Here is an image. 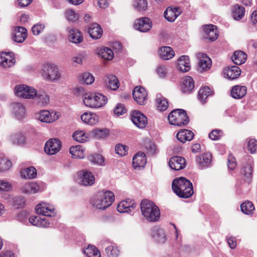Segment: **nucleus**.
Listing matches in <instances>:
<instances>
[{
	"mask_svg": "<svg viewBox=\"0 0 257 257\" xmlns=\"http://www.w3.org/2000/svg\"><path fill=\"white\" fill-rule=\"evenodd\" d=\"M115 150L116 154L123 156L127 154L128 147L125 145L118 144L116 146Z\"/></svg>",
	"mask_w": 257,
	"mask_h": 257,
	"instance_id": "58",
	"label": "nucleus"
},
{
	"mask_svg": "<svg viewBox=\"0 0 257 257\" xmlns=\"http://www.w3.org/2000/svg\"><path fill=\"white\" fill-rule=\"evenodd\" d=\"M34 97H36L37 102L41 105L46 106L49 103V98L44 92L37 93V95Z\"/></svg>",
	"mask_w": 257,
	"mask_h": 257,
	"instance_id": "48",
	"label": "nucleus"
},
{
	"mask_svg": "<svg viewBox=\"0 0 257 257\" xmlns=\"http://www.w3.org/2000/svg\"><path fill=\"white\" fill-rule=\"evenodd\" d=\"M172 188L174 192L181 198H189L194 193L192 183L184 177L175 179L172 183Z\"/></svg>",
	"mask_w": 257,
	"mask_h": 257,
	"instance_id": "1",
	"label": "nucleus"
},
{
	"mask_svg": "<svg viewBox=\"0 0 257 257\" xmlns=\"http://www.w3.org/2000/svg\"><path fill=\"white\" fill-rule=\"evenodd\" d=\"M37 174V171L34 167L26 168L21 172L22 177L28 179H33L36 177Z\"/></svg>",
	"mask_w": 257,
	"mask_h": 257,
	"instance_id": "44",
	"label": "nucleus"
},
{
	"mask_svg": "<svg viewBox=\"0 0 257 257\" xmlns=\"http://www.w3.org/2000/svg\"><path fill=\"white\" fill-rule=\"evenodd\" d=\"M131 119L133 123L140 128H144L148 123L147 117L139 111L135 110L132 112Z\"/></svg>",
	"mask_w": 257,
	"mask_h": 257,
	"instance_id": "10",
	"label": "nucleus"
},
{
	"mask_svg": "<svg viewBox=\"0 0 257 257\" xmlns=\"http://www.w3.org/2000/svg\"><path fill=\"white\" fill-rule=\"evenodd\" d=\"M151 235L155 240L160 243H164L166 240V235L163 229L155 227L152 231Z\"/></svg>",
	"mask_w": 257,
	"mask_h": 257,
	"instance_id": "31",
	"label": "nucleus"
},
{
	"mask_svg": "<svg viewBox=\"0 0 257 257\" xmlns=\"http://www.w3.org/2000/svg\"><path fill=\"white\" fill-rule=\"evenodd\" d=\"M44 28H45L44 25L41 24V23H38V24L35 25L32 27V31L34 35H38L42 32L43 31Z\"/></svg>",
	"mask_w": 257,
	"mask_h": 257,
	"instance_id": "62",
	"label": "nucleus"
},
{
	"mask_svg": "<svg viewBox=\"0 0 257 257\" xmlns=\"http://www.w3.org/2000/svg\"><path fill=\"white\" fill-rule=\"evenodd\" d=\"M246 90L247 88L244 86H235L231 90V95L235 99L241 98L245 95Z\"/></svg>",
	"mask_w": 257,
	"mask_h": 257,
	"instance_id": "35",
	"label": "nucleus"
},
{
	"mask_svg": "<svg viewBox=\"0 0 257 257\" xmlns=\"http://www.w3.org/2000/svg\"><path fill=\"white\" fill-rule=\"evenodd\" d=\"M21 189L23 193L29 195L38 193L43 190L41 184L36 182L26 183L22 186Z\"/></svg>",
	"mask_w": 257,
	"mask_h": 257,
	"instance_id": "12",
	"label": "nucleus"
},
{
	"mask_svg": "<svg viewBox=\"0 0 257 257\" xmlns=\"http://www.w3.org/2000/svg\"><path fill=\"white\" fill-rule=\"evenodd\" d=\"M35 209L37 214L48 217L54 216L56 213L54 206L45 202L37 204Z\"/></svg>",
	"mask_w": 257,
	"mask_h": 257,
	"instance_id": "8",
	"label": "nucleus"
},
{
	"mask_svg": "<svg viewBox=\"0 0 257 257\" xmlns=\"http://www.w3.org/2000/svg\"><path fill=\"white\" fill-rule=\"evenodd\" d=\"M199 59L198 64V70L200 72L209 70L212 65L211 59L205 54L199 53L198 55Z\"/></svg>",
	"mask_w": 257,
	"mask_h": 257,
	"instance_id": "16",
	"label": "nucleus"
},
{
	"mask_svg": "<svg viewBox=\"0 0 257 257\" xmlns=\"http://www.w3.org/2000/svg\"><path fill=\"white\" fill-rule=\"evenodd\" d=\"M11 140L13 144H22L25 141V137L21 133H17L11 137Z\"/></svg>",
	"mask_w": 257,
	"mask_h": 257,
	"instance_id": "55",
	"label": "nucleus"
},
{
	"mask_svg": "<svg viewBox=\"0 0 257 257\" xmlns=\"http://www.w3.org/2000/svg\"><path fill=\"white\" fill-rule=\"evenodd\" d=\"M248 150L250 153L253 154L257 151V141L254 139H250L247 141Z\"/></svg>",
	"mask_w": 257,
	"mask_h": 257,
	"instance_id": "56",
	"label": "nucleus"
},
{
	"mask_svg": "<svg viewBox=\"0 0 257 257\" xmlns=\"http://www.w3.org/2000/svg\"><path fill=\"white\" fill-rule=\"evenodd\" d=\"M108 133L109 131L106 128L102 130H96L94 132V135L96 138L103 139L108 136Z\"/></svg>",
	"mask_w": 257,
	"mask_h": 257,
	"instance_id": "60",
	"label": "nucleus"
},
{
	"mask_svg": "<svg viewBox=\"0 0 257 257\" xmlns=\"http://www.w3.org/2000/svg\"><path fill=\"white\" fill-rule=\"evenodd\" d=\"M178 67L179 70L182 72H188L190 69V63L189 57L183 55L178 60Z\"/></svg>",
	"mask_w": 257,
	"mask_h": 257,
	"instance_id": "30",
	"label": "nucleus"
},
{
	"mask_svg": "<svg viewBox=\"0 0 257 257\" xmlns=\"http://www.w3.org/2000/svg\"><path fill=\"white\" fill-rule=\"evenodd\" d=\"M37 119L43 122L51 123L58 119V115L56 113L43 110L38 114Z\"/></svg>",
	"mask_w": 257,
	"mask_h": 257,
	"instance_id": "19",
	"label": "nucleus"
},
{
	"mask_svg": "<svg viewBox=\"0 0 257 257\" xmlns=\"http://www.w3.org/2000/svg\"><path fill=\"white\" fill-rule=\"evenodd\" d=\"M41 74L44 79L51 82H56L61 77L58 67L52 63L44 64L41 70Z\"/></svg>",
	"mask_w": 257,
	"mask_h": 257,
	"instance_id": "6",
	"label": "nucleus"
},
{
	"mask_svg": "<svg viewBox=\"0 0 257 257\" xmlns=\"http://www.w3.org/2000/svg\"><path fill=\"white\" fill-rule=\"evenodd\" d=\"M136 207L137 204L134 200L127 199L118 203L117 210L120 213H128L134 211Z\"/></svg>",
	"mask_w": 257,
	"mask_h": 257,
	"instance_id": "14",
	"label": "nucleus"
},
{
	"mask_svg": "<svg viewBox=\"0 0 257 257\" xmlns=\"http://www.w3.org/2000/svg\"><path fill=\"white\" fill-rule=\"evenodd\" d=\"M241 211L247 215L253 214L254 210V207L252 202L250 201H245L240 205Z\"/></svg>",
	"mask_w": 257,
	"mask_h": 257,
	"instance_id": "46",
	"label": "nucleus"
},
{
	"mask_svg": "<svg viewBox=\"0 0 257 257\" xmlns=\"http://www.w3.org/2000/svg\"><path fill=\"white\" fill-rule=\"evenodd\" d=\"M61 145V143L58 139H51L45 143L44 151L49 155H55L60 151Z\"/></svg>",
	"mask_w": 257,
	"mask_h": 257,
	"instance_id": "9",
	"label": "nucleus"
},
{
	"mask_svg": "<svg viewBox=\"0 0 257 257\" xmlns=\"http://www.w3.org/2000/svg\"><path fill=\"white\" fill-rule=\"evenodd\" d=\"M12 167L11 161L7 159H3L0 161V171H6L9 170Z\"/></svg>",
	"mask_w": 257,
	"mask_h": 257,
	"instance_id": "57",
	"label": "nucleus"
},
{
	"mask_svg": "<svg viewBox=\"0 0 257 257\" xmlns=\"http://www.w3.org/2000/svg\"><path fill=\"white\" fill-rule=\"evenodd\" d=\"M157 107L160 111H164L168 107L167 99L163 97L161 94H158L156 98Z\"/></svg>",
	"mask_w": 257,
	"mask_h": 257,
	"instance_id": "42",
	"label": "nucleus"
},
{
	"mask_svg": "<svg viewBox=\"0 0 257 257\" xmlns=\"http://www.w3.org/2000/svg\"><path fill=\"white\" fill-rule=\"evenodd\" d=\"M27 37V30L24 27H17L15 28L13 40L18 43H22Z\"/></svg>",
	"mask_w": 257,
	"mask_h": 257,
	"instance_id": "23",
	"label": "nucleus"
},
{
	"mask_svg": "<svg viewBox=\"0 0 257 257\" xmlns=\"http://www.w3.org/2000/svg\"><path fill=\"white\" fill-rule=\"evenodd\" d=\"M203 30L205 33V38L211 41H214L218 37V34L215 26L213 25H205Z\"/></svg>",
	"mask_w": 257,
	"mask_h": 257,
	"instance_id": "21",
	"label": "nucleus"
},
{
	"mask_svg": "<svg viewBox=\"0 0 257 257\" xmlns=\"http://www.w3.org/2000/svg\"><path fill=\"white\" fill-rule=\"evenodd\" d=\"M156 72L160 78H165L167 75V67L165 65H160L158 67Z\"/></svg>",
	"mask_w": 257,
	"mask_h": 257,
	"instance_id": "63",
	"label": "nucleus"
},
{
	"mask_svg": "<svg viewBox=\"0 0 257 257\" xmlns=\"http://www.w3.org/2000/svg\"><path fill=\"white\" fill-rule=\"evenodd\" d=\"M105 252L109 257H117L119 254V250L115 244H111L105 248Z\"/></svg>",
	"mask_w": 257,
	"mask_h": 257,
	"instance_id": "50",
	"label": "nucleus"
},
{
	"mask_svg": "<svg viewBox=\"0 0 257 257\" xmlns=\"http://www.w3.org/2000/svg\"><path fill=\"white\" fill-rule=\"evenodd\" d=\"M147 162L146 155L143 152H139L133 158V166L134 168L144 167Z\"/></svg>",
	"mask_w": 257,
	"mask_h": 257,
	"instance_id": "26",
	"label": "nucleus"
},
{
	"mask_svg": "<svg viewBox=\"0 0 257 257\" xmlns=\"http://www.w3.org/2000/svg\"><path fill=\"white\" fill-rule=\"evenodd\" d=\"M14 109L16 117L19 119H22L25 114L23 105L21 103H16L14 105Z\"/></svg>",
	"mask_w": 257,
	"mask_h": 257,
	"instance_id": "49",
	"label": "nucleus"
},
{
	"mask_svg": "<svg viewBox=\"0 0 257 257\" xmlns=\"http://www.w3.org/2000/svg\"><path fill=\"white\" fill-rule=\"evenodd\" d=\"M88 32L92 39H97L101 37L102 30L98 24L94 23L89 26Z\"/></svg>",
	"mask_w": 257,
	"mask_h": 257,
	"instance_id": "29",
	"label": "nucleus"
},
{
	"mask_svg": "<svg viewBox=\"0 0 257 257\" xmlns=\"http://www.w3.org/2000/svg\"><path fill=\"white\" fill-rule=\"evenodd\" d=\"M169 165L173 170L176 171L182 170L186 166V161L182 157L174 156L170 158Z\"/></svg>",
	"mask_w": 257,
	"mask_h": 257,
	"instance_id": "20",
	"label": "nucleus"
},
{
	"mask_svg": "<svg viewBox=\"0 0 257 257\" xmlns=\"http://www.w3.org/2000/svg\"><path fill=\"white\" fill-rule=\"evenodd\" d=\"M232 17L236 20H240L243 18L245 13L243 7L238 5H235L232 8Z\"/></svg>",
	"mask_w": 257,
	"mask_h": 257,
	"instance_id": "43",
	"label": "nucleus"
},
{
	"mask_svg": "<svg viewBox=\"0 0 257 257\" xmlns=\"http://www.w3.org/2000/svg\"><path fill=\"white\" fill-rule=\"evenodd\" d=\"M253 167V162L251 158L249 159L248 161L243 166L241 170V174L243 175L245 179L250 181L252 177Z\"/></svg>",
	"mask_w": 257,
	"mask_h": 257,
	"instance_id": "22",
	"label": "nucleus"
},
{
	"mask_svg": "<svg viewBox=\"0 0 257 257\" xmlns=\"http://www.w3.org/2000/svg\"><path fill=\"white\" fill-rule=\"evenodd\" d=\"M89 160L92 163L99 165H103L104 158L99 154H93L89 156Z\"/></svg>",
	"mask_w": 257,
	"mask_h": 257,
	"instance_id": "54",
	"label": "nucleus"
},
{
	"mask_svg": "<svg viewBox=\"0 0 257 257\" xmlns=\"http://www.w3.org/2000/svg\"><path fill=\"white\" fill-rule=\"evenodd\" d=\"M159 54L160 58L165 60L172 58L175 55L173 50L168 46L161 47L159 50Z\"/></svg>",
	"mask_w": 257,
	"mask_h": 257,
	"instance_id": "36",
	"label": "nucleus"
},
{
	"mask_svg": "<svg viewBox=\"0 0 257 257\" xmlns=\"http://www.w3.org/2000/svg\"><path fill=\"white\" fill-rule=\"evenodd\" d=\"M15 91L17 96L26 99L33 98L37 95V91L34 88L26 85L16 86Z\"/></svg>",
	"mask_w": 257,
	"mask_h": 257,
	"instance_id": "7",
	"label": "nucleus"
},
{
	"mask_svg": "<svg viewBox=\"0 0 257 257\" xmlns=\"http://www.w3.org/2000/svg\"><path fill=\"white\" fill-rule=\"evenodd\" d=\"M84 253L87 257H100V251L94 245H89L84 250Z\"/></svg>",
	"mask_w": 257,
	"mask_h": 257,
	"instance_id": "45",
	"label": "nucleus"
},
{
	"mask_svg": "<svg viewBox=\"0 0 257 257\" xmlns=\"http://www.w3.org/2000/svg\"><path fill=\"white\" fill-rule=\"evenodd\" d=\"M140 208L142 215L149 222L157 221L160 217L159 207L152 201L145 199L141 201Z\"/></svg>",
	"mask_w": 257,
	"mask_h": 257,
	"instance_id": "3",
	"label": "nucleus"
},
{
	"mask_svg": "<svg viewBox=\"0 0 257 257\" xmlns=\"http://www.w3.org/2000/svg\"><path fill=\"white\" fill-rule=\"evenodd\" d=\"M223 133L221 130H213L209 135V138L213 141H217L220 139Z\"/></svg>",
	"mask_w": 257,
	"mask_h": 257,
	"instance_id": "59",
	"label": "nucleus"
},
{
	"mask_svg": "<svg viewBox=\"0 0 257 257\" xmlns=\"http://www.w3.org/2000/svg\"><path fill=\"white\" fill-rule=\"evenodd\" d=\"M69 152L73 158L82 159L84 157V150L82 146L77 145L71 147Z\"/></svg>",
	"mask_w": 257,
	"mask_h": 257,
	"instance_id": "40",
	"label": "nucleus"
},
{
	"mask_svg": "<svg viewBox=\"0 0 257 257\" xmlns=\"http://www.w3.org/2000/svg\"><path fill=\"white\" fill-rule=\"evenodd\" d=\"M97 54L101 58L107 60H111L114 56L112 51L107 47L97 48Z\"/></svg>",
	"mask_w": 257,
	"mask_h": 257,
	"instance_id": "38",
	"label": "nucleus"
},
{
	"mask_svg": "<svg viewBox=\"0 0 257 257\" xmlns=\"http://www.w3.org/2000/svg\"><path fill=\"white\" fill-rule=\"evenodd\" d=\"M196 162L198 167L200 169H205L212 166V155L210 153H207L201 156H197Z\"/></svg>",
	"mask_w": 257,
	"mask_h": 257,
	"instance_id": "13",
	"label": "nucleus"
},
{
	"mask_svg": "<svg viewBox=\"0 0 257 257\" xmlns=\"http://www.w3.org/2000/svg\"><path fill=\"white\" fill-rule=\"evenodd\" d=\"M246 59V54L243 51H237L234 52L232 60L236 65H241Z\"/></svg>",
	"mask_w": 257,
	"mask_h": 257,
	"instance_id": "41",
	"label": "nucleus"
},
{
	"mask_svg": "<svg viewBox=\"0 0 257 257\" xmlns=\"http://www.w3.org/2000/svg\"><path fill=\"white\" fill-rule=\"evenodd\" d=\"M213 93V91L209 87L204 86L200 89L198 93V97L201 102L205 103L207 98L212 95Z\"/></svg>",
	"mask_w": 257,
	"mask_h": 257,
	"instance_id": "37",
	"label": "nucleus"
},
{
	"mask_svg": "<svg viewBox=\"0 0 257 257\" xmlns=\"http://www.w3.org/2000/svg\"><path fill=\"white\" fill-rule=\"evenodd\" d=\"M78 182L81 185L91 186L95 182L94 176L90 172L82 170L78 172Z\"/></svg>",
	"mask_w": 257,
	"mask_h": 257,
	"instance_id": "11",
	"label": "nucleus"
},
{
	"mask_svg": "<svg viewBox=\"0 0 257 257\" xmlns=\"http://www.w3.org/2000/svg\"><path fill=\"white\" fill-rule=\"evenodd\" d=\"M114 200V195L110 191H101L97 192L92 198V205L100 210H104L110 206Z\"/></svg>",
	"mask_w": 257,
	"mask_h": 257,
	"instance_id": "2",
	"label": "nucleus"
},
{
	"mask_svg": "<svg viewBox=\"0 0 257 257\" xmlns=\"http://www.w3.org/2000/svg\"><path fill=\"white\" fill-rule=\"evenodd\" d=\"M81 118L83 122L91 125L96 124L99 121L98 115L91 112H84L81 115Z\"/></svg>",
	"mask_w": 257,
	"mask_h": 257,
	"instance_id": "25",
	"label": "nucleus"
},
{
	"mask_svg": "<svg viewBox=\"0 0 257 257\" xmlns=\"http://www.w3.org/2000/svg\"><path fill=\"white\" fill-rule=\"evenodd\" d=\"M65 17L70 22H76L79 19V15L72 9H68L65 11Z\"/></svg>",
	"mask_w": 257,
	"mask_h": 257,
	"instance_id": "53",
	"label": "nucleus"
},
{
	"mask_svg": "<svg viewBox=\"0 0 257 257\" xmlns=\"http://www.w3.org/2000/svg\"><path fill=\"white\" fill-rule=\"evenodd\" d=\"M168 119L171 124L180 126L187 124L189 121L186 111L181 109L172 110L169 113Z\"/></svg>",
	"mask_w": 257,
	"mask_h": 257,
	"instance_id": "5",
	"label": "nucleus"
},
{
	"mask_svg": "<svg viewBox=\"0 0 257 257\" xmlns=\"http://www.w3.org/2000/svg\"><path fill=\"white\" fill-rule=\"evenodd\" d=\"M15 63V60L12 53L3 52L0 53V65L5 68L12 67Z\"/></svg>",
	"mask_w": 257,
	"mask_h": 257,
	"instance_id": "18",
	"label": "nucleus"
},
{
	"mask_svg": "<svg viewBox=\"0 0 257 257\" xmlns=\"http://www.w3.org/2000/svg\"><path fill=\"white\" fill-rule=\"evenodd\" d=\"M106 96L100 93H86L83 97L85 105L90 108H99L104 105L107 102Z\"/></svg>",
	"mask_w": 257,
	"mask_h": 257,
	"instance_id": "4",
	"label": "nucleus"
},
{
	"mask_svg": "<svg viewBox=\"0 0 257 257\" xmlns=\"http://www.w3.org/2000/svg\"><path fill=\"white\" fill-rule=\"evenodd\" d=\"M148 7L147 0H134L133 3L134 8L138 12L145 11Z\"/></svg>",
	"mask_w": 257,
	"mask_h": 257,
	"instance_id": "47",
	"label": "nucleus"
},
{
	"mask_svg": "<svg viewBox=\"0 0 257 257\" xmlns=\"http://www.w3.org/2000/svg\"><path fill=\"white\" fill-rule=\"evenodd\" d=\"M194 88V83L193 79L190 76H186L184 78L182 90L184 93H190Z\"/></svg>",
	"mask_w": 257,
	"mask_h": 257,
	"instance_id": "39",
	"label": "nucleus"
},
{
	"mask_svg": "<svg viewBox=\"0 0 257 257\" xmlns=\"http://www.w3.org/2000/svg\"><path fill=\"white\" fill-rule=\"evenodd\" d=\"M240 68L236 66L226 68L223 71L224 76L230 80L236 79L240 75Z\"/></svg>",
	"mask_w": 257,
	"mask_h": 257,
	"instance_id": "24",
	"label": "nucleus"
},
{
	"mask_svg": "<svg viewBox=\"0 0 257 257\" xmlns=\"http://www.w3.org/2000/svg\"><path fill=\"white\" fill-rule=\"evenodd\" d=\"M72 137L75 141L79 143L85 142L87 140V136L83 131H75Z\"/></svg>",
	"mask_w": 257,
	"mask_h": 257,
	"instance_id": "51",
	"label": "nucleus"
},
{
	"mask_svg": "<svg viewBox=\"0 0 257 257\" xmlns=\"http://www.w3.org/2000/svg\"><path fill=\"white\" fill-rule=\"evenodd\" d=\"M193 137V133L188 130H181L177 134V139L182 143H185L186 141H191Z\"/></svg>",
	"mask_w": 257,
	"mask_h": 257,
	"instance_id": "34",
	"label": "nucleus"
},
{
	"mask_svg": "<svg viewBox=\"0 0 257 257\" xmlns=\"http://www.w3.org/2000/svg\"><path fill=\"white\" fill-rule=\"evenodd\" d=\"M105 85L108 88L116 90L119 87V81L114 75L107 76L104 80Z\"/></svg>",
	"mask_w": 257,
	"mask_h": 257,
	"instance_id": "33",
	"label": "nucleus"
},
{
	"mask_svg": "<svg viewBox=\"0 0 257 257\" xmlns=\"http://www.w3.org/2000/svg\"><path fill=\"white\" fill-rule=\"evenodd\" d=\"M69 36V40L75 44H78L82 42L83 38L81 33L76 29H68Z\"/></svg>",
	"mask_w": 257,
	"mask_h": 257,
	"instance_id": "32",
	"label": "nucleus"
},
{
	"mask_svg": "<svg viewBox=\"0 0 257 257\" xmlns=\"http://www.w3.org/2000/svg\"><path fill=\"white\" fill-rule=\"evenodd\" d=\"M12 188L11 183L5 180H0V191H8Z\"/></svg>",
	"mask_w": 257,
	"mask_h": 257,
	"instance_id": "61",
	"label": "nucleus"
},
{
	"mask_svg": "<svg viewBox=\"0 0 257 257\" xmlns=\"http://www.w3.org/2000/svg\"><path fill=\"white\" fill-rule=\"evenodd\" d=\"M179 8L168 7L164 12V17L168 21L173 22L180 15Z\"/></svg>",
	"mask_w": 257,
	"mask_h": 257,
	"instance_id": "28",
	"label": "nucleus"
},
{
	"mask_svg": "<svg viewBox=\"0 0 257 257\" xmlns=\"http://www.w3.org/2000/svg\"><path fill=\"white\" fill-rule=\"evenodd\" d=\"M133 95L135 100L138 104L142 105L146 102L148 94L144 87L142 86H137L135 88L133 93Z\"/></svg>",
	"mask_w": 257,
	"mask_h": 257,
	"instance_id": "17",
	"label": "nucleus"
},
{
	"mask_svg": "<svg viewBox=\"0 0 257 257\" xmlns=\"http://www.w3.org/2000/svg\"><path fill=\"white\" fill-rule=\"evenodd\" d=\"M80 80L87 85L92 84L94 81V77L90 73L84 72L80 76Z\"/></svg>",
	"mask_w": 257,
	"mask_h": 257,
	"instance_id": "52",
	"label": "nucleus"
},
{
	"mask_svg": "<svg viewBox=\"0 0 257 257\" xmlns=\"http://www.w3.org/2000/svg\"><path fill=\"white\" fill-rule=\"evenodd\" d=\"M126 109L121 104H118L114 109V113L117 116L121 115L125 113Z\"/></svg>",
	"mask_w": 257,
	"mask_h": 257,
	"instance_id": "64",
	"label": "nucleus"
},
{
	"mask_svg": "<svg viewBox=\"0 0 257 257\" xmlns=\"http://www.w3.org/2000/svg\"><path fill=\"white\" fill-rule=\"evenodd\" d=\"M152 27V22L147 17H143L137 19L135 24L134 27L142 32H147L149 31Z\"/></svg>",
	"mask_w": 257,
	"mask_h": 257,
	"instance_id": "15",
	"label": "nucleus"
},
{
	"mask_svg": "<svg viewBox=\"0 0 257 257\" xmlns=\"http://www.w3.org/2000/svg\"><path fill=\"white\" fill-rule=\"evenodd\" d=\"M29 221L32 225L39 227L47 228L50 226V223L46 218L37 216L30 217Z\"/></svg>",
	"mask_w": 257,
	"mask_h": 257,
	"instance_id": "27",
	"label": "nucleus"
}]
</instances>
